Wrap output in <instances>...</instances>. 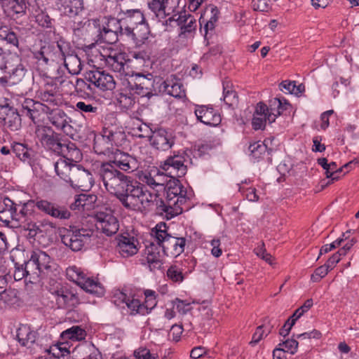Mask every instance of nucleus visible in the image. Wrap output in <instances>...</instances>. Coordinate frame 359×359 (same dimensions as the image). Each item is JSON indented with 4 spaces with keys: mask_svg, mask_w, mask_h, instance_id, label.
Returning <instances> with one entry per match:
<instances>
[{
    "mask_svg": "<svg viewBox=\"0 0 359 359\" xmlns=\"http://www.w3.org/2000/svg\"><path fill=\"white\" fill-rule=\"evenodd\" d=\"M150 144L156 150L166 151L175 144L176 136L173 131L164 128H158L152 131L149 137Z\"/></svg>",
    "mask_w": 359,
    "mask_h": 359,
    "instance_id": "12",
    "label": "nucleus"
},
{
    "mask_svg": "<svg viewBox=\"0 0 359 359\" xmlns=\"http://www.w3.org/2000/svg\"><path fill=\"white\" fill-rule=\"evenodd\" d=\"M144 253L147 261L151 270L160 269L163 264V259L166 256L161 244L150 243L146 245Z\"/></svg>",
    "mask_w": 359,
    "mask_h": 359,
    "instance_id": "19",
    "label": "nucleus"
},
{
    "mask_svg": "<svg viewBox=\"0 0 359 359\" xmlns=\"http://www.w3.org/2000/svg\"><path fill=\"white\" fill-rule=\"evenodd\" d=\"M117 250L123 257L135 255L139 250L137 238L129 232H124L117 236Z\"/></svg>",
    "mask_w": 359,
    "mask_h": 359,
    "instance_id": "17",
    "label": "nucleus"
},
{
    "mask_svg": "<svg viewBox=\"0 0 359 359\" xmlns=\"http://www.w3.org/2000/svg\"><path fill=\"white\" fill-rule=\"evenodd\" d=\"M208 9L210 10V16L208 20L204 19L203 16L199 20L200 23V31L201 32H204L205 37L208 33V31H212L215 29V23L219 19V11L217 6L214 5H210Z\"/></svg>",
    "mask_w": 359,
    "mask_h": 359,
    "instance_id": "34",
    "label": "nucleus"
},
{
    "mask_svg": "<svg viewBox=\"0 0 359 359\" xmlns=\"http://www.w3.org/2000/svg\"><path fill=\"white\" fill-rule=\"evenodd\" d=\"M186 157H188L186 152H174L161 163L160 168L163 172L160 174V171H158L157 175H164L172 179L184 177L187 172V165L184 164Z\"/></svg>",
    "mask_w": 359,
    "mask_h": 359,
    "instance_id": "6",
    "label": "nucleus"
},
{
    "mask_svg": "<svg viewBox=\"0 0 359 359\" xmlns=\"http://www.w3.org/2000/svg\"><path fill=\"white\" fill-rule=\"evenodd\" d=\"M135 44L133 50L130 52L131 57L144 64L149 62L153 51L149 41L139 42Z\"/></svg>",
    "mask_w": 359,
    "mask_h": 359,
    "instance_id": "33",
    "label": "nucleus"
},
{
    "mask_svg": "<svg viewBox=\"0 0 359 359\" xmlns=\"http://www.w3.org/2000/svg\"><path fill=\"white\" fill-rule=\"evenodd\" d=\"M51 47L50 46H42L39 50L34 53V57L39 61H43L44 64L47 65L49 61V58L48 57V53L50 51Z\"/></svg>",
    "mask_w": 359,
    "mask_h": 359,
    "instance_id": "63",
    "label": "nucleus"
},
{
    "mask_svg": "<svg viewBox=\"0 0 359 359\" xmlns=\"http://www.w3.org/2000/svg\"><path fill=\"white\" fill-rule=\"evenodd\" d=\"M126 305L130 310L131 315L140 314L144 316L147 314V309H145L142 303L137 299H131L130 297Z\"/></svg>",
    "mask_w": 359,
    "mask_h": 359,
    "instance_id": "51",
    "label": "nucleus"
},
{
    "mask_svg": "<svg viewBox=\"0 0 359 359\" xmlns=\"http://www.w3.org/2000/svg\"><path fill=\"white\" fill-rule=\"evenodd\" d=\"M57 9L62 16L74 17L81 13L83 8V0H57Z\"/></svg>",
    "mask_w": 359,
    "mask_h": 359,
    "instance_id": "29",
    "label": "nucleus"
},
{
    "mask_svg": "<svg viewBox=\"0 0 359 359\" xmlns=\"http://www.w3.org/2000/svg\"><path fill=\"white\" fill-rule=\"evenodd\" d=\"M95 227L107 236L115 235L119 229V221L111 210L97 212L95 215Z\"/></svg>",
    "mask_w": 359,
    "mask_h": 359,
    "instance_id": "9",
    "label": "nucleus"
},
{
    "mask_svg": "<svg viewBox=\"0 0 359 359\" xmlns=\"http://www.w3.org/2000/svg\"><path fill=\"white\" fill-rule=\"evenodd\" d=\"M150 29L145 18L143 22L137 25L134 29L126 36L133 41L135 43L148 41Z\"/></svg>",
    "mask_w": 359,
    "mask_h": 359,
    "instance_id": "35",
    "label": "nucleus"
},
{
    "mask_svg": "<svg viewBox=\"0 0 359 359\" xmlns=\"http://www.w3.org/2000/svg\"><path fill=\"white\" fill-rule=\"evenodd\" d=\"M94 98H86L83 101H79L76 103V109L81 114L88 115H97L98 107L95 103H91Z\"/></svg>",
    "mask_w": 359,
    "mask_h": 359,
    "instance_id": "48",
    "label": "nucleus"
},
{
    "mask_svg": "<svg viewBox=\"0 0 359 359\" xmlns=\"http://www.w3.org/2000/svg\"><path fill=\"white\" fill-rule=\"evenodd\" d=\"M248 150L250 152V156L257 161L262 158L266 152L269 154L272 151V149H268L265 142H262L260 141L250 144Z\"/></svg>",
    "mask_w": 359,
    "mask_h": 359,
    "instance_id": "44",
    "label": "nucleus"
},
{
    "mask_svg": "<svg viewBox=\"0 0 359 359\" xmlns=\"http://www.w3.org/2000/svg\"><path fill=\"white\" fill-rule=\"evenodd\" d=\"M12 261L14 263L13 278L15 281L25 279V283L27 285L29 283L34 284L39 280V271H30L29 269L30 265L27 264V261L20 264L15 262L13 257Z\"/></svg>",
    "mask_w": 359,
    "mask_h": 359,
    "instance_id": "25",
    "label": "nucleus"
},
{
    "mask_svg": "<svg viewBox=\"0 0 359 359\" xmlns=\"http://www.w3.org/2000/svg\"><path fill=\"white\" fill-rule=\"evenodd\" d=\"M144 294L145 296V301L142 304L144 305V307L147 309L148 314L157 304V294L156 292L152 290H144Z\"/></svg>",
    "mask_w": 359,
    "mask_h": 359,
    "instance_id": "52",
    "label": "nucleus"
},
{
    "mask_svg": "<svg viewBox=\"0 0 359 359\" xmlns=\"http://www.w3.org/2000/svg\"><path fill=\"white\" fill-rule=\"evenodd\" d=\"M39 332L31 325L20 324L16 330L15 339L22 347L31 348L39 337Z\"/></svg>",
    "mask_w": 359,
    "mask_h": 359,
    "instance_id": "26",
    "label": "nucleus"
},
{
    "mask_svg": "<svg viewBox=\"0 0 359 359\" xmlns=\"http://www.w3.org/2000/svg\"><path fill=\"white\" fill-rule=\"evenodd\" d=\"M35 208H36V199L29 200L27 202L22 204L18 212V210H16L13 219L20 222L23 221V219H27L36 217V213L34 210Z\"/></svg>",
    "mask_w": 359,
    "mask_h": 359,
    "instance_id": "36",
    "label": "nucleus"
},
{
    "mask_svg": "<svg viewBox=\"0 0 359 359\" xmlns=\"http://www.w3.org/2000/svg\"><path fill=\"white\" fill-rule=\"evenodd\" d=\"M86 336V331L78 325H74L72 327L65 330L60 334L62 341L69 340L76 341L84 339Z\"/></svg>",
    "mask_w": 359,
    "mask_h": 359,
    "instance_id": "41",
    "label": "nucleus"
},
{
    "mask_svg": "<svg viewBox=\"0 0 359 359\" xmlns=\"http://www.w3.org/2000/svg\"><path fill=\"white\" fill-rule=\"evenodd\" d=\"M40 142L48 151L67 158L68 161L79 162L83 158L81 151L76 144L47 127L40 135Z\"/></svg>",
    "mask_w": 359,
    "mask_h": 359,
    "instance_id": "2",
    "label": "nucleus"
},
{
    "mask_svg": "<svg viewBox=\"0 0 359 359\" xmlns=\"http://www.w3.org/2000/svg\"><path fill=\"white\" fill-rule=\"evenodd\" d=\"M27 4L28 5L27 8L34 18L46 11V8L41 0H29Z\"/></svg>",
    "mask_w": 359,
    "mask_h": 359,
    "instance_id": "57",
    "label": "nucleus"
},
{
    "mask_svg": "<svg viewBox=\"0 0 359 359\" xmlns=\"http://www.w3.org/2000/svg\"><path fill=\"white\" fill-rule=\"evenodd\" d=\"M331 270L329 266L326 264L323 266H320L316 269L314 273L311 275V279L313 282H319L321 278L325 277L328 271Z\"/></svg>",
    "mask_w": 359,
    "mask_h": 359,
    "instance_id": "61",
    "label": "nucleus"
},
{
    "mask_svg": "<svg viewBox=\"0 0 359 359\" xmlns=\"http://www.w3.org/2000/svg\"><path fill=\"white\" fill-rule=\"evenodd\" d=\"M0 40L6 41L7 43L15 47L19 46L18 34L13 29L2 22H0Z\"/></svg>",
    "mask_w": 359,
    "mask_h": 359,
    "instance_id": "40",
    "label": "nucleus"
},
{
    "mask_svg": "<svg viewBox=\"0 0 359 359\" xmlns=\"http://www.w3.org/2000/svg\"><path fill=\"white\" fill-rule=\"evenodd\" d=\"M266 116L253 114V118L252 119V126L254 130H264L266 126Z\"/></svg>",
    "mask_w": 359,
    "mask_h": 359,
    "instance_id": "64",
    "label": "nucleus"
},
{
    "mask_svg": "<svg viewBox=\"0 0 359 359\" xmlns=\"http://www.w3.org/2000/svg\"><path fill=\"white\" fill-rule=\"evenodd\" d=\"M121 36L118 32L110 31L102 27L99 29V34L97 35V42L114 44L118 41V37Z\"/></svg>",
    "mask_w": 359,
    "mask_h": 359,
    "instance_id": "46",
    "label": "nucleus"
},
{
    "mask_svg": "<svg viewBox=\"0 0 359 359\" xmlns=\"http://www.w3.org/2000/svg\"><path fill=\"white\" fill-rule=\"evenodd\" d=\"M77 162L68 161L65 158H61L54 163V168L56 174L64 181L69 179V175L73 169V166Z\"/></svg>",
    "mask_w": 359,
    "mask_h": 359,
    "instance_id": "37",
    "label": "nucleus"
},
{
    "mask_svg": "<svg viewBox=\"0 0 359 359\" xmlns=\"http://www.w3.org/2000/svg\"><path fill=\"white\" fill-rule=\"evenodd\" d=\"M57 46L60 53V59L64 62V66H68L70 63L79 65V57L74 53L69 42L60 39L57 42Z\"/></svg>",
    "mask_w": 359,
    "mask_h": 359,
    "instance_id": "31",
    "label": "nucleus"
},
{
    "mask_svg": "<svg viewBox=\"0 0 359 359\" xmlns=\"http://www.w3.org/2000/svg\"><path fill=\"white\" fill-rule=\"evenodd\" d=\"M167 276L175 283H181L184 280L182 271L176 265H172L168 268Z\"/></svg>",
    "mask_w": 359,
    "mask_h": 359,
    "instance_id": "60",
    "label": "nucleus"
},
{
    "mask_svg": "<svg viewBox=\"0 0 359 359\" xmlns=\"http://www.w3.org/2000/svg\"><path fill=\"white\" fill-rule=\"evenodd\" d=\"M151 235L154 237L158 243L161 244V247L165 252L166 257H177L184 251L186 245L185 238L174 237L167 232V226L164 222H160L156 224L152 230Z\"/></svg>",
    "mask_w": 359,
    "mask_h": 359,
    "instance_id": "5",
    "label": "nucleus"
},
{
    "mask_svg": "<svg viewBox=\"0 0 359 359\" xmlns=\"http://www.w3.org/2000/svg\"><path fill=\"white\" fill-rule=\"evenodd\" d=\"M194 113L197 120L207 126H217L222 121L220 114L210 106L197 105Z\"/></svg>",
    "mask_w": 359,
    "mask_h": 359,
    "instance_id": "23",
    "label": "nucleus"
},
{
    "mask_svg": "<svg viewBox=\"0 0 359 359\" xmlns=\"http://www.w3.org/2000/svg\"><path fill=\"white\" fill-rule=\"evenodd\" d=\"M36 94L39 99V102L50 108L59 106L62 102L61 94L56 83H46L43 88L37 91Z\"/></svg>",
    "mask_w": 359,
    "mask_h": 359,
    "instance_id": "16",
    "label": "nucleus"
},
{
    "mask_svg": "<svg viewBox=\"0 0 359 359\" xmlns=\"http://www.w3.org/2000/svg\"><path fill=\"white\" fill-rule=\"evenodd\" d=\"M298 344V341L295 339H291L283 341V343L279 344V346L286 352L294 354L297 352Z\"/></svg>",
    "mask_w": 359,
    "mask_h": 359,
    "instance_id": "62",
    "label": "nucleus"
},
{
    "mask_svg": "<svg viewBox=\"0 0 359 359\" xmlns=\"http://www.w3.org/2000/svg\"><path fill=\"white\" fill-rule=\"evenodd\" d=\"M177 26L180 32L179 37L183 39H192L196 31V20L191 14L186 12L181 13L177 18Z\"/></svg>",
    "mask_w": 359,
    "mask_h": 359,
    "instance_id": "24",
    "label": "nucleus"
},
{
    "mask_svg": "<svg viewBox=\"0 0 359 359\" xmlns=\"http://www.w3.org/2000/svg\"><path fill=\"white\" fill-rule=\"evenodd\" d=\"M69 341H62L57 344L50 347L49 349H46V352L52 353L53 355L56 356L57 358L65 356V354H69Z\"/></svg>",
    "mask_w": 359,
    "mask_h": 359,
    "instance_id": "50",
    "label": "nucleus"
},
{
    "mask_svg": "<svg viewBox=\"0 0 359 359\" xmlns=\"http://www.w3.org/2000/svg\"><path fill=\"white\" fill-rule=\"evenodd\" d=\"M313 299H308L304 303V304L295 310L294 313L289 318L291 320V324L294 325L296 321L304 315L307 311H309L313 306Z\"/></svg>",
    "mask_w": 359,
    "mask_h": 359,
    "instance_id": "56",
    "label": "nucleus"
},
{
    "mask_svg": "<svg viewBox=\"0 0 359 359\" xmlns=\"http://www.w3.org/2000/svg\"><path fill=\"white\" fill-rule=\"evenodd\" d=\"M50 257L41 250L36 249L31 252L29 259L27 261V264H33L34 266V271H39V276L45 271L50 270Z\"/></svg>",
    "mask_w": 359,
    "mask_h": 359,
    "instance_id": "28",
    "label": "nucleus"
},
{
    "mask_svg": "<svg viewBox=\"0 0 359 359\" xmlns=\"http://www.w3.org/2000/svg\"><path fill=\"white\" fill-rule=\"evenodd\" d=\"M96 201L97 196L94 194H81L76 196L74 202L70 205L69 208L74 210H85V208H88L91 204L95 203Z\"/></svg>",
    "mask_w": 359,
    "mask_h": 359,
    "instance_id": "39",
    "label": "nucleus"
},
{
    "mask_svg": "<svg viewBox=\"0 0 359 359\" xmlns=\"http://www.w3.org/2000/svg\"><path fill=\"white\" fill-rule=\"evenodd\" d=\"M180 0H148V7L159 21L174 13Z\"/></svg>",
    "mask_w": 359,
    "mask_h": 359,
    "instance_id": "15",
    "label": "nucleus"
},
{
    "mask_svg": "<svg viewBox=\"0 0 359 359\" xmlns=\"http://www.w3.org/2000/svg\"><path fill=\"white\" fill-rule=\"evenodd\" d=\"M53 294L59 309H73L80 304L77 294L69 289H57Z\"/></svg>",
    "mask_w": 359,
    "mask_h": 359,
    "instance_id": "22",
    "label": "nucleus"
},
{
    "mask_svg": "<svg viewBox=\"0 0 359 359\" xmlns=\"http://www.w3.org/2000/svg\"><path fill=\"white\" fill-rule=\"evenodd\" d=\"M76 95L81 98H94L93 89L90 84L88 83L84 79H76L74 84Z\"/></svg>",
    "mask_w": 359,
    "mask_h": 359,
    "instance_id": "43",
    "label": "nucleus"
},
{
    "mask_svg": "<svg viewBox=\"0 0 359 359\" xmlns=\"http://www.w3.org/2000/svg\"><path fill=\"white\" fill-rule=\"evenodd\" d=\"M85 79L103 91L112 90L116 86L111 75L97 69L86 72Z\"/></svg>",
    "mask_w": 359,
    "mask_h": 359,
    "instance_id": "18",
    "label": "nucleus"
},
{
    "mask_svg": "<svg viewBox=\"0 0 359 359\" xmlns=\"http://www.w3.org/2000/svg\"><path fill=\"white\" fill-rule=\"evenodd\" d=\"M34 18L35 22L39 27L46 29L49 33L55 32V19L50 18L46 11L38 14Z\"/></svg>",
    "mask_w": 359,
    "mask_h": 359,
    "instance_id": "45",
    "label": "nucleus"
},
{
    "mask_svg": "<svg viewBox=\"0 0 359 359\" xmlns=\"http://www.w3.org/2000/svg\"><path fill=\"white\" fill-rule=\"evenodd\" d=\"M106 65L116 72L124 71L126 57L124 53H116L109 55L105 59Z\"/></svg>",
    "mask_w": 359,
    "mask_h": 359,
    "instance_id": "42",
    "label": "nucleus"
},
{
    "mask_svg": "<svg viewBox=\"0 0 359 359\" xmlns=\"http://www.w3.org/2000/svg\"><path fill=\"white\" fill-rule=\"evenodd\" d=\"M270 107L276 108V115H281L283 111L287 110L290 107V103L284 97H275L270 100Z\"/></svg>",
    "mask_w": 359,
    "mask_h": 359,
    "instance_id": "55",
    "label": "nucleus"
},
{
    "mask_svg": "<svg viewBox=\"0 0 359 359\" xmlns=\"http://www.w3.org/2000/svg\"><path fill=\"white\" fill-rule=\"evenodd\" d=\"M223 100L229 107H233L238 102V97L235 90L223 86Z\"/></svg>",
    "mask_w": 359,
    "mask_h": 359,
    "instance_id": "54",
    "label": "nucleus"
},
{
    "mask_svg": "<svg viewBox=\"0 0 359 359\" xmlns=\"http://www.w3.org/2000/svg\"><path fill=\"white\" fill-rule=\"evenodd\" d=\"M36 220V218L33 217L32 219H23V221L19 222L20 226L25 231H28L27 237L29 238H34L38 233H41V230L39 226L37 225Z\"/></svg>",
    "mask_w": 359,
    "mask_h": 359,
    "instance_id": "47",
    "label": "nucleus"
},
{
    "mask_svg": "<svg viewBox=\"0 0 359 359\" xmlns=\"http://www.w3.org/2000/svg\"><path fill=\"white\" fill-rule=\"evenodd\" d=\"M46 116L50 123L57 130H60L67 135L71 133L72 127L70 123L72 120L65 111L58 108L51 109L48 107Z\"/></svg>",
    "mask_w": 359,
    "mask_h": 359,
    "instance_id": "14",
    "label": "nucleus"
},
{
    "mask_svg": "<svg viewBox=\"0 0 359 359\" xmlns=\"http://www.w3.org/2000/svg\"><path fill=\"white\" fill-rule=\"evenodd\" d=\"M94 230L81 226L70 225L61 231L62 243L74 252L86 249L95 239Z\"/></svg>",
    "mask_w": 359,
    "mask_h": 359,
    "instance_id": "4",
    "label": "nucleus"
},
{
    "mask_svg": "<svg viewBox=\"0 0 359 359\" xmlns=\"http://www.w3.org/2000/svg\"><path fill=\"white\" fill-rule=\"evenodd\" d=\"M133 187L130 196H126L123 201L125 202V208L128 210L144 211V208H147L150 203L148 201L149 191L146 187L140 182H133Z\"/></svg>",
    "mask_w": 359,
    "mask_h": 359,
    "instance_id": "8",
    "label": "nucleus"
},
{
    "mask_svg": "<svg viewBox=\"0 0 359 359\" xmlns=\"http://www.w3.org/2000/svg\"><path fill=\"white\" fill-rule=\"evenodd\" d=\"M22 116H28L34 123L40 121L41 114H46L48 107L39 101L25 98L22 102Z\"/></svg>",
    "mask_w": 359,
    "mask_h": 359,
    "instance_id": "20",
    "label": "nucleus"
},
{
    "mask_svg": "<svg viewBox=\"0 0 359 359\" xmlns=\"http://www.w3.org/2000/svg\"><path fill=\"white\" fill-rule=\"evenodd\" d=\"M27 69L22 57L17 53L6 51L0 47V84L6 86L9 81L17 84L22 81Z\"/></svg>",
    "mask_w": 359,
    "mask_h": 359,
    "instance_id": "3",
    "label": "nucleus"
},
{
    "mask_svg": "<svg viewBox=\"0 0 359 359\" xmlns=\"http://www.w3.org/2000/svg\"><path fill=\"white\" fill-rule=\"evenodd\" d=\"M0 299L8 305L13 304L17 299V291L13 289H4L0 291Z\"/></svg>",
    "mask_w": 359,
    "mask_h": 359,
    "instance_id": "58",
    "label": "nucleus"
},
{
    "mask_svg": "<svg viewBox=\"0 0 359 359\" xmlns=\"http://www.w3.org/2000/svg\"><path fill=\"white\" fill-rule=\"evenodd\" d=\"M36 208L45 215L59 220H67L72 216L67 206L46 199L37 198Z\"/></svg>",
    "mask_w": 359,
    "mask_h": 359,
    "instance_id": "13",
    "label": "nucleus"
},
{
    "mask_svg": "<svg viewBox=\"0 0 359 359\" xmlns=\"http://www.w3.org/2000/svg\"><path fill=\"white\" fill-rule=\"evenodd\" d=\"M102 27L110 31L118 32L121 36H124L121 17L119 18L111 16L104 17L103 18Z\"/></svg>",
    "mask_w": 359,
    "mask_h": 359,
    "instance_id": "49",
    "label": "nucleus"
},
{
    "mask_svg": "<svg viewBox=\"0 0 359 359\" xmlns=\"http://www.w3.org/2000/svg\"><path fill=\"white\" fill-rule=\"evenodd\" d=\"M12 151L21 161L32 165L34 162L35 151L29 147L27 144L20 142H14L11 146Z\"/></svg>",
    "mask_w": 359,
    "mask_h": 359,
    "instance_id": "32",
    "label": "nucleus"
},
{
    "mask_svg": "<svg viewBox=\"0 0 359 359\" xmlns=\"http://www.w3.org/2000/svg\"><path fill=\"white\" fill-rule=\"evenodd\" d=\"M149 205L144 208V210H151L154 207L156 208V213L164 216L167 220L171 219L181 214V209L172 208V202L170 201H164L156 194L149 192L148 196Z\"/></svg>",
    "mask_w": 359,
    "mask_h": 359,
    "instance_id": "11",
    "label": "nucleus"
},
{
    "mask_svg": "<svg viewBox=\"0 0 359 359\" xmlns=\"http://www.w3.org/2000/svg\"><path fill=\"white\" fill-rule=\"evenodd\" d=\"M119 16L121 18L123 34L127 36L134 28L145 18L144 14L139 9L126 10L122 11Z\"/></svg>",
    "mask_w": 359,
    "mask_h": 359,
    "instance_id": "21",
    "label": "nucleus"
},
{
    "mask_svg": "<svg viewBox=\"0 0 359 359\" xmlns=\"http://www.w3.org/2000/svg\"><path fill=\"white\" fill-rule=\"evenodd\" d=\"M350 233H351V230H348L346 233H343L342 238H339L337 239L336 241H334V242H332V243H330L329 245L327 244V245H324L323 246H322L320 250V255L326 254V253L330 252L331 250H332L333 249H335L336 248H338L339 246H340L341 245V243L344 242V241L348 238V236H346V234H348Z\"/></svg>",
    "mask_w": 359,
    "mask_h": 359,
    "instance_id": "59",
    "label": "nucleus"
},
{
    "mask_svg": "<svg viewBox=\"0 0 359 359\" xmlns=\"http://www.w3.org/2000/svg\"><path fill=\"white\" fill-rule=\"evenodd\" d=\"M165 190L167 201H170L171 202L176 197L181 195V194L187 191L177 178H170V180L167 182Z\"/></svg>",
    "mask_w": 359,
    "mask_h": 359,
    "instance_id": "38",
    "label": "nucleus"
},
{
    "mask_svg": "<svg viewBox=\"0 0 359 359\" xmlns=\"http://www.w3.org/2000/svg\"><path fill=\"white\" fill-rule=\"evenodd\" d=\"M91 173L89 170L85 169L81 165L75 164L69 175V179H67L66 182L69 183L70 186L74 189L82 188L91 179Z\"/></svg>",
    "mask_w": 359,
    "mask_h": 359,
    "instance_id": "27",
    "label": "nucleus"
},
{
    "mask_svg": "<svg viewBox=\"0 0 359 359\" xmlns=\"http://www.w3.org/2000/svg\"><path fill=\"white\" fill-rule=\"evenodd\" d=\"M67 275L73 281L86 292L100 297L104 294V288L97 280H95L76 266H69L67 269Z\"/></svg>",
    "mask_w": 359,
    "mask_h": 359,
    "instance_id": "7",
    "label": "nucleus"
},
{
    "mask_svg": "<svg viewBox=\"0 0 359 359\" xmlns=\"http://www.w3.org/2000/svg\"><path fill=\"white\" fill-rule=\"evenodd\" d=\"M21 116L18 110L11 105L8 99L4 98L0 100V119L4 126L11 131H17L21 128Z\"/></svg>",
    "mask_w": 359,
    "mask_h": 359,
    "instance_id": "10",
    "label": "nucleus"
},
{
    "mask_svg": "<svg viewBox=\"0 0 359 359\" xmlns=\"http://www.w3.org/2000/svg\"><path fill=\"white\" fill-rule=\"evenodd\" d=\"M153 76L151 74H148L147 76L143 74H137L136 75V79L135 81V86H140L141 88H144V90H147V88L154 89V80L152 79Z\"/></svg>",
    "mask_w": 359,
    "mask_h": 359,
    "instance_id": "53",
    "label": "nucleus"
},
{
    "mask_svg": "<svg viewBox=\"0 0 359 359\" xmlns=\"http://www.w3.org/2000/svg\"><path fill=\"white\" fill-rule=\"evenodd\" d=\"M161 86L167 94L172 97L177 98H184L186 97V92L183 84L180 80L174 75H171L170 77L167 78V79L162 83Z\"/></svg>",
    "mask_w": 359,
    "mask_h": 359,
    "instance_id": "30",
    "label": "nucleus"
},
{
    "mask_svg": "<svg viewBox=\"0 0 359 359\" xmlns=\"http://www.w3.org/2000/svg\"><path fill=\"white\" fill-rule=\"evenodd\" d=\"M137 167L135 158L116 149L113 159L102 163L98 170L100 177L107 191L115 196L124 208L126 204L123 197L125 198L126 196H130L133 191V182L137 181L119 170L133 172Z\"/></svg>",
    "mask_w": 359,
    "mask_h": 359,
    "instance_id": "1",
    "label": "nucleus"
}]
</instances>
